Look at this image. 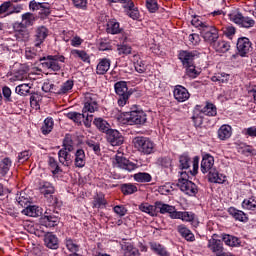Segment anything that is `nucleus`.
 I'll use <instances>...</instances> for the list:
<instances>
[{
	"label": "nucleus",
	"mask_w": 256,
	"mask_h": 256,
	"mask_svg": "<svg viewBox=\"0 0 256 256\" xmlns=\"http://www.w3.org/2000/svg\"><path fill=\"white\" fill-rule=\"evenodd\" d=\"M133 143L135 149H138V151H140V153H144V155H151V153H155V143L148 137H135L133 139Z\"/></svg>",
	"instance_id": "nucleus-1"
},
{
	"label": "nucleus",
	"mask_w": 256,
	"mask_h": 256,
	"mask_svg": "<svg viewBox=\"0 0 256 256\" xmlns=\"http://www.w3.org/2000/svg\"><path fill=\"white\" fill-rule=\"evenodd\" d=\"M39 61L42 62V67H45V69H51V71H61L60 63H65V56L49 55L47 58H39Z\"/></svg>",
	"instance_id": "nucleus-2"
},
{
	"label": "nucleus",
	"mask_w": 256,
	"mask_h": 256,
	"mask_svg": "<svg viewBox=\"0 0 256 256\" xmlns=\"http://www.w3.org/2000/svg\"><path fill=\"white\" fill-rule=\"evenodd\" d=\"M114 89L116 95H118L119 107H125V105H127V102L129 101V97H131V93H129V88L127 87V82H116L114 85Z\"/></svg>",
	"instance_id": "nucleus-3"
},
{
	"label": "nucleus",
	"mask_w": 256,
	"mask_h": 256,
	"mask_svg": "<svg viewBox=\"0 0 256 256\" xmlns=\"http://www.w3.org/2000/svg\"><path fill=\"white\" fill-rule=\"evenodd\" d=\"M230 21L236 23V25H240V27H244L245 29H249L255 26V20L251 19L248 16H243L241 12H232L229 14Z\"/></svg>",
	"instance_id": "nucleus-4"
},
{
	"label": "nucleus",
	"mask_w": 256,
	"mask_h": 256,
	"mask_svg": "<svg viewBox=\"0 0 256 256\" xmlns=\"http://www.w3.org/2000/svg\"><path fill=\"white\" fill-rule=\"evenodd\" d=\"M113 164L114 167H118L119 169L128 171V173H131V171H135V169L139 168V165H137V163H133L127 158H125L123 155L119 154L115 156Z\"/></svg>",
	"instance_id": "nucleus-5"
},
{
	"label": "nucleus",
	"mask_w": 256,
	"mask_h": 256,
	"mask_svg": "<svg viewBox=\"0 0 256 256\" xmlns=\"http://www.w3.org/2000/svg\"><path fill=\"white\" fill-rule=\"evenodd\" d=\"M95 111H99L97 94L86 93L84 96V107L82 109V113H95Z\"/></svg>",
	"instance_id": "nucleus-6"
},
{
	"label": "nucleus",
	"mask_w": 256,
	"mask_h": 256,
	"mask_svg": "<svg viewBox=\"0 0 256 256\" xmlns=\"http://www.w3.org/2000/svg\"><path fill=\"white\" fill-rule=\"evenodd\" d=\"M125 117L129 125H143L147 122V114L143 111L126 112Z\"/></svg>",
	"instance_id": "nucleus-7"
},
{
	"label": "nucleus",
	"mask_w": 256,
	"mask_h": 256,
	"mask_svg": "<svg viewBox=\"0 0 256 256\" xmlns=\"http://www.w3.org/2000/svg\"><path fill=\"white\" fill-rule=\"evenodd\" d=\"M200 33L204 41L210 43V45H213L219 39V32L217 31V28L209 24L200 29Z\"/></svg>",
	"instance_id": "nucleus-8"
},
{
	"label": "nucleus",
	"mask_w": 256,
	"mask_h": 256,
	"mask_svg": "<svg viewBox=\"0 0 256 256\" xmlns=\"http://www.w3.org/2000/svg\"><path fill=\"white\" fill-rule=\"evenodd\" d=\"M253 44L247 37L239 38L237 41V51L240 57H248L249 53L253 51Z\"/></svg>",
	"instance_id": "nucleus-9"
},
{
	"label": "nucleus",
	"mask_w": 256,
	"mask_h": 256,
	"mask_svg": "<svg viewBox=\"0 0 256 256\" xmlns=\"http://www.w3.org/2000/svg\"><path fill=\"white\" fill-rule=\"evenodd\" d=\"M47 37H49V29H47V27L45 26H38L35 29V33L33 36L34 47H41Z\"/></svg>",
	"instance_id": "nucleus-10"
},
{
	"label": "nucleus",
	"mask_w": 256,
	"mask_h": 256,
	"mask_svg": "<svg viewBox=\"0 0 256 256\" xmlns=\"http://www.w3.org/2000/svg\"><path fill=\"white\" fill-rule=\"evenodd\" d=\"M31 11H38L41 17H49L51 15V4L47 2L39 3L35 0L31 1L29 4Z\"/></svg>",
	"instance_id": "nucleus-11"
},
{
	"label": "nucleus",
	"mask_w": 256,
	"mask_h": 256,
	"mask_svg": "<svg viewBox=\"0 0 256 256\" xmlns=\"http://www.w3.org/2000/svg\"><path fill=\"white\" fill-rule=\"evenodd\" d=\"M106 139L108 143L112 145V147H119V145H123L124 141L123 135H121V133L115 129H110L106 133Z\"/></svg>",
	"instance_id": "nucleus-12"
},
{
	"label": "nucleus",
	"mask_w": 256,
	"mask_h": 256,
	"mask_svg": "<svg viewBox=\"0 0 256 256\" xmlns=\"http://www.w3.org/2000/svg\"><path fill=\"white\" fill-rule=\"evenodd\" d=\"M197 57V51L182 50L179 52L178 58L180 59L183 67L193 65L195 58Z\"/></svg>",
	"instance_id": "nucleus-13"
},
{
	"label": "nucleus",
	"mask_w": 256,
	"mask_h": 256,
	"mask_svg": "<svg viewBox=\"0 0 256 256\" xmlns=\"http://www.w3.org/2000/svg\"><path fill=\"white\" fill-rule=\"evenodd\" d=\"M177 185L179 189L183 191V193H186V195L193 196L197 195L198 193L197 185L191 182V180H184V182H178Z\"/></svg>",
	"instance_id": "nucleus-14"
},
{
	"label": "nucleus",
	"mask_w": 256,
	"mask_h": 256,
	"mask_svg": "<svg viewBox=\"0 0 256 256\" xmlns=\"http://www.w3.org/2000/svg\"><path fill=\"white\" fill-rule=\"evenodd\" d=\"M173 93H174V99H176V101H178L179 103H185V101H187V99L191 97V94H189V90H187V88L181 85H177L174 88Z\"/></svg>",
	"instance_id": "nucleus-15"
},
{
	"label": "nucleus",
	"mask_w": 256,
	"mask_h": 256,
	"mask_svg": "<svg viewBox=\"0 0 256 256\" xmlns=\"http://www.w3.org/2000/svg\"><path fill=\"white\" fill-rule=\"evenodd\" d=\"M14 37H16V40L22 41L24 43H27L29 41V31L25 30V27L21 26V24H14Z\"/></svg>",
	"instance_id": "nucleus-16"
},
{
	"label": "nucleus",
	"mask_w": 256,
	"mask_h": 256,
	"mask_svg": "<svg viewBox=\"0 0 256 256\" xmlns=\"http://www.w3.org/2000/svg\"><path fill=\"white\" fill-rule=\"evenodd\" d=\"M215 158L213 156L206 154L203 156L201 161V171L202 173H209L210 171H213L215 167Z\"/></svg>",
	"instance_id": "nucleus-17"
},
{
	"label": "nucleus",
	"mask_w": 256,
	"mask_h": 256,
	"mask_svg": "<svg viewBox=\"0 0 256 256\" xmlns=\"http://www.w3.org/2000/svg\"><path fill=\"white\" fill-rule=\"evenodd\" d=\"M44 245L48 249H59V238L51 232H48L44 235Z\"/></svg>",
	"instance_id": "nucleus-18"
},
{
	"label": "nucleus",
	"mask_w": 256,
	"mask_h": 256,
	"mask_svg": "<svg viewBox=\"0 0 256 256\" xmlns=\"http://www.w3.org/2000/svg\"><path fill=\"white\" fill-rule=\"evenodd\" d=\"M208 249H210L213 253H216V256L223 255V242L221 240H217L212 238L208 241Z\"/></svg>",
	"instance_id": "nucleus-19"
},
{
	"label": "nucleus",
	"mask_w": 256,
	"mask_h": 256,
	"mask_svg": "<svg viewBox=\"0 0 256 256\" xmlns=\"http://www.w3.org/2000/svg\"><path fill=\"white\" fill-rule=\"evenodd\" d=\"M111 68V60L107 58L100 59L97 67H96V73L97 75H105L107 71Z\"/></svg>",
	"instance_id": "nucleus-20"
},
{
	"label": "nucleus",
	"mask_w": 256,
	"mask_h": 256,
	"mask_svg": "<svg viewBox=\"0 0 256 256\" xmlns=\"http://www.w3.org/2000/svg\"><path fill=\"white\" fill-rule=\"evenodd\" d=\"M37 17L31 12L24 13L22 15V23H15V25H20V27H24L27 29V27L33 26V23H35V20Z\"/></svg>",
	"instance_id": "nucleus-21"
},
{
	"label": "nucleus",
	"mask_w": 256,
	"mask_h": 256,
	"mask_svg": "<svg viewBox=\"0 0 256 256\" xmlns=\"http://www.w3.org/2000/svg\"><path fill=\"white\" fill-rule=\"evenodd\" d=\"M233 135V128L231 126L224 124L218 129V139L221 141H226Z\"/></svg>",
	"instance_id": "nucleus-22"
},
{
	"label": "nucleus",
	"mask_w": 256,
	"mask_h": 256,
	"mask_svg": "<svg viewBox=\"0 0 256 256\" xmlns=\"http://www.w3.org/2000/svg\"><path fill=\"white\" fill-rule=\"evenodd\" d=\"M208 181L210 183H225V176L220 174L217 169L213 168L210 172H208Z\"/></svg>",
	"instance_id": "nucleus-23"
},
{
	"label": "nucleus",
	"mask_w": 256,
	"mask_h": 256,
	"mask_svg": "<svg viewBox=\"0 0 256 256\" xmlns=\"http://www.w3.org/2000/svg\"><path fill=\"white\" fill-rule=\"evenodd\" d=\"M121 248L124 251L125 256H141L139 250L133 247V245L129 242H122Z\"/></svg>",
	"instance_id": "nucleus-24"
},
{
	"label": "nucleus",
	"mask_w": 256,
	"mask_h": 256,
	"mask_svg": "<svg viewBox=\"0 0 256 256\" xmlns=\"http://www.w3.org/2000/svg\"><path fill=\"white\" fill-rule=\"evenodd\" d=\"M47 212H45L44 217L41 218V224L44 225V227H57V224L59 223V218L54 215H46Z\"/></svg>",
	"instance_id": "nucleus-25"
},
{
	"label": "nucleus",
	"mask_w": 256,
	"mask_h": 256,
	"mask_svg": "<svg viewBox=\"0 0 256 256\" xmlns=\"http://www.w3.org/2000/svg\"><path fill=\"white\" fill-rule=\"evenodd\" d=\"M69 153L70 152L65 148H62L58 152V157H59L60 163H62V165H65L66 167H69V165H71V163H72L71 154H69Z\"/></svg>",
	"instance_id": "nucleus-26"
},
{
	"label": "nucleus",
	"mask_w": 256,
	"mask_h": 256,
	"mask_svg": "<svg viewBox=\"0 0 256 256\" xmlns=\"http://www.w3.org/2000/svg\"><path fill=\"white\" fill-rule=\"evenodd\" d=\"M213 49H215V51L217 53H227V51H229V49H231V45H229V42L225 41V40H219V41H215L212 44Z\"/></svg>",
	"instance_id": "nucleus-27"
},
{
	"label": "nucleus",
	"mask_w": 256,
	"mask_h": 256,
	"mask_svg": "<svg viewBox=\"0 0 256 256\" xmlns=\"http://www.w3.org/2000/svg\"><path fill=\"white\" fill-rule=\"evenodd\" d=\"M228 213L229 215H232L236 221H242L243 223H245V221L249 219L247 218V214H245V212L237 210L236 208L233 207H230L228 209Z\"/></svg>",
	"instance_id": "nucleus-28"
},
{
	"label": "nucleus",
	"mask_w": 256,
	"mask_h": 256,
	"mask_svg": "<svg viewBox=\"0 0 256 256\" xmlns=\"http://www.w3.org/2000/svg\"><path fill=\"white\" fill-rule=\"evenodd\" d=\"M75 167H78L79 169H82V167L85 166L86 160H85V150L78 149L75 152Z\"/></svg>",
	"instance_id": "nucleus-29"
},
{
	"label": "nucleus",
	"mask_w": 256,
	"mask_h": 256,
	"mask_svg": "<svg viewBox=\"0 0 256 256\" xmlns=\"http://www.w3.org/2000/svg\"><path fill=\"white\" fill-rule=\"evenodd\" d=\"M177 231L186 241H195V235L192 234L191 230L186 228L185 225H179Z\"/></svg>",
	"instance_id": "nucleus-30"
},
{
	"label": "nucleus",
	"mask_w": 256,
	"mask_h": 256,
	"mask_svg": "<svg viewBox=\"0 0 256 256\" xmlns=\"http://www.w3.org/2000/svg\"><path fill=\"white\" fill-rule=\"evenodd\" d=\"M32 87H33V83H22L16 86L15 91L18 95H22L23 97H26V95H29V93H31Z\"/></svg>",
	"instance_id": "nucleus-31"
},
{
	"label": "nucleus",
	"mask_w": 256,
	"mask_h": 256,
	"mask_svg": "<svg viewBox=\"0 0 256 256\" xmlns=\"http://www.w3.org/2000/svg\"><path fill=\"white\" fill-rule=\"evenodd\" d=\"M39 191L44 197H47V195H53L55 193V187H53L52 183L43 182L39 187Z\"/></svg>",
	"instance_id": "nucleus-32"
},
{
	"label": "nucleus",
	"mask_w": 256,
	"mask_h": 256,
	"mask_svg": "<svg viewBox=\"0 0 256 256\" xmlns=\"http://www.w3.org/2000/svg\"><path fill=\"white\" fill-rule=\"evenodd\" d=\"M156 211L164 215V213H169L170 215L175 211V207L169 204H163L162 202H156Z\"/></svg>",
	"instance_id": "nucleus-33"
},
{
	"label": "nucleus",
	"mask_w": 256,
	"mask_h": 256,
	"mask_svg": "<svg viewBox=\"0 0 256 256\" xmlns=\"http://www.w3.org/2000/svg\"><path fill=\"white\" fill-rule=\"evenodd\" d=\"M93 123L99 131H102V133H107L111 129V125L103 120V118H95Z\"/></svg>",
	"instance_id": "nucleus-34"
},
{
	"label": "nucleus",
	"mask_w": 256,
	"mask_h": 256,
	"mask_svg": "<svg viewBox=\"0 0 256 256\" xmlns=\"http://www.w3.org/2000/svg\"><path fill=\"white\" fill-rule=\"evenodd\" d=\"M133 177L137 183H151V180L153 179L151 174L147 172H138L134 174Z\"/></svg>",
	"instance_id": "nucleus-35"
},
{
	"label": "nucleus",
	"mask_w": 256,
	"mask_h": 256,
	"mask_svg": "<svg viewBox=\"0 0 256 256\" xmlns=\"http://www.w3.org/2000/svg\"><path fill=\"white\" fill-rule=\"evenodd\" d=\"M222 239L225 245H228V247H239L241 244V242H239V238L233 235L225 234Z\"/></svg>",
	"instance_id": "nucleus-36"
},
{
	"label": "nucleus",
	"mask_w": 256,
	"mask_h": 256,
	"mask_svg": "<svg viewBox=\"0 0 256 256\" xmlns=\"http://www.w3.org/2000/svg\"><path fill=\"white\" fill-rule=\"evenodd\" d=\"M140 211L143 213H148V215H151V217H155L157 214V202H155V205H149L147 203L141 204L139 206Z\"/></svg>",
	"instance_id": "nucleus-37"
},
{
	"label": "nucleus",
	"mask_w": 256,
	"mask_h": 256,
	"mask_svg": "<svg viewBox=\"0 0 256 256\" xmlns=\"http://www.w3.org/2000/svg\"><path fill=\"white\" fill-rule=\"evenodd\" d=\"M125 9H128L127 15L131 17V19H139V10L135 8V4L133 1H128V4H126Z\"/></svg>",
	"instance_id": "nucleus-38"
},
{
	"label": "nucleus",
	"mask_w": 256,
	"mask_h": 256,
	"mask_svg": "<svg viewBox=\"0 0 256 256\" xmlns=\"http://www.w3.org/2000/svg\"><path fill=\"white\" fill-rule=\"evenodd\" d=\"M107 33H111V35H117L118 33H121V28L119 27V22H116L115 20H111L107 23L106 28Z\"/></svg>",
	"instance_id": "nucleus-39"
},
{
	"label": "nucleus",
	"mask_w": 256,
	"mask_h": 256,
	"mask_svg": "<svg viewBox=\"0 0 256 256\" xmlns=\"http://www.w3.org/2000/svg\"><path fill=\"white\" fill-rule=\"evenodd\" d=\"M39 53H41V46L36 48L28 47L25 51L26 59H37V57H39Z\"/></svg>",
	"instance_id": "nucleus-40"
},
{
	"label": "nucleus",
	"mask_w": 256,
	"mask_h": 256,
	"mask_svg": "<svg viewBox=\"0 0 256 256\" xmlns=\"http://www.w3.org/2000/svg\"><path fill=\"white\" fill-rule=\"evenodd\" d=\"M65 245H66V249H68V251H70V253H77L79 252V244H77L76 240H73L71 238H66L65 239Z\"/></svg>",
	"instance_id": "nucleus-41"
},
{
	"label": "nucleus",
	"mask_w": 256,
	"mask_h": 256,
	"mask_svg": "<svg viewBox=\"0 0 256 256\" xmlns=\"http://www.w3.org/2000/svg\"><path fill=\"white\" fill-rule=\"evenodd\" d=\"M184 68L186 69L187 77H190V79H196V77H199V75L201 74V72L195 67V63L184 66Z\"/></svg>",
	"instance_id": "nucleus-42"
},
{
	"label": "nucleus",
	"mask_w": 256,
	"mask_h": 256,
	"mask_svg": "<svg viewBox=\"0 0 256 256\" xmlns=\"http://www.w3.org/2000/svg\"><path fill=\"white\" fill-rule=\"evenodd\" d=\"M71 55L75 57V59H81L84 63H89V54L84 50H72Z\"/></svg>",
	"instance_id": "nucleus-43"
},
{
	"label": "nucleus",
	"mask_w": 256,
	"mask_h": 256,
	"mask_svg": "<svg viewBox=\"0 0 256 256\" xmlns=\"http://www.w3.org/2000/svg\"><path fill=\"white\" fill-rule=\"evenodd\" d=\"M9 169H11V159L9 158H4L0 162V173L3 177L9 173Z\"/></svg>",
	"instance_id": "nucleus-44"
},
{
	"label": "nucleus",
	"mask_w": 256,
	"mask_h": 256,
	"mask_svg": "<svg viewBox=\"0 0 256 256\" xmlns=\"http://www.w3.org/2000/svg\"><path fill=\"white\" fill-rule=\"evenodd\" d=\"M103 205H107V200L105 199V195L97 194L93 200V208L100 209Z\"/></svg>",
	"instance_id": "nucleus-45"
},
{
	"label": "nucleus",
	"mask_w": 256,
	"mask_h": 256,
	"mask_svg": "<svg viewBox=\"0 0 256 256\" xmlns=\"http://www.w3.org/2000/svg\"><path fill=\"white\" fill-rule=\"evenodd\" d=\"M202 113L208 115V117H215L217 115V107L213 103H207L202 109Z\"/></svg>",
	"instance_id": "nucleus-46"
},
{
	"label": "nucleus",
	"mask_w": 256,
	"mask_h": 256,
	"mask_svg": "<svg viewBox=\"0 0 256 256\" xmlns=\"http://www.w3.org/2000/svg\"><path fill=\"white\" fill-rule=\"evenodd\" d=\"M53 125V118H46L44 120V125L41 128L43 135H49V133L53 131Z\"/></svg>",
	"instance_id": "nucleus-47"
},
{
	"label": "nucleus",
	"mask_w": 256,
	"mask_h": 256,
	"mask_svg": "<svg viewBox=\"0 0 256 256\" xmlns=\"http://www.w3.org/2000/svg\"><path fill=\"white\" fill-rule=\"evenodd\" d=\"M121 191L123 195H133V193H137V186L129 183V184H122Z\"/></svg>",
	"instance_id": "nucleus-48"
},
{
	"label": "nucleus",
	"mask_w": 256,
	"mask_h": 256,
	"mask_svg": "<svg viewBox=\"0 0 256 256\" xmlns=\"http://www.w3.org/2000/svg\"><path fill=\"white\" fill-rule=\"evenodd\" d=\"M229 74L222 72V73H217L214 76H212L211 80L214 83H227L229 81Z\"/></svg>",
	"instance_id": "nucleus-49"
},
{
	"label": "nucleus",
	"mask_w": 256,
	"mask_h": 256,
	"mask_svg": "<svg viewBox=\"0 0 256 256\" xmlns=\"http://www.w3.org/2000/svg\"><path fill=\"white\" fill-rule=\"evenodd\" d=\"M73 145V136L71 134H66L63 140V149H67L69 152H71L75 149Z\"/></svg>",
	"instance_id": "nucleus-50"
},
{
	"label": "nucleus",
	"mask_w": 256,
	"mask_h": 256,
	"mask_svg": "<svg viewBox=\"0 0 256 256\" xmlns=\"http://www.w3.org/2000/svg\"><path fill=\"white\" fill-rule=\"evenodd\" d=\"M85 113L86 112H69L67 114L68 119H71L72 121H74V123H78V125H81V119H85Z\"/></svg>",
	"instance_id": "nucleus-51"
},
{
	"label": "nucleus",
	"mask_w": 256,
	"mask_h": 256,
	"mask_svg": "<svg viewBox=\"0 0 256 256\" xmlns=\"http://www.w3.org/2000/svg\"><path fill=\"white\" fill-rule=\"evenodd\" d=\"M242 207L244 209H248L250 211L255 210L256 209V198L252 197V198H249L248 200H244L242 203Z\"/></svg>",
	"instance_id": "nucleus-52"
},
{
	"label": "nucleus",
	"mask_w": 256,
	"mask_h": 256,
	"mask_svg": "<svg viewBox=\"0 0 256 256\" xmlns=\"http://www.w3.org/2000/svg\"><path fill=\"white\" fill-rule=\"evenodd\" d=\"M73 80H67L64 84L60 85V95H65L73 89Z\"/></svg>",
	"instance_id": "nucleus-53"
},
{
	"label": "nucleus",
	"mask_w": 256,
	"mask_h": 256,
	"mask_svg": "<svg viewBox=\"0 0 256 256\" xmlns=\"http://www.w3.org/2000/svg\"><path fill=\"white\" fill-rule=\"evenodd\" d=\"M151 249L157 253V255L167 256V250L161 245L157 243L151 244Z\"/></svg>",
	"instance_id": "nucleus-54"
},
{
	"label": "nucleus",
	"mask_w": 256,
	"mask_h": 256,
	"mask_svg": "<svg viewBox=\"0 0 256 256\" xmlns=\"http://www.w3.org/2000/svg\"><path fill=\"white\" fill-rule=\"evenodd\" d=\"M179 163H180V169H189L191 163V158L187 155H181L179 158Z\"/></svg>",
	"instance_id": "nucleus-55"
},
{
	"label": "nucleus",
	"mask_w": 256,
	"mask_h": 256,
	"mask_svg": "<svg viewBox=\"0 0 256 256\" xmlns=\"http://www.w3.org/2000/svg\"><path fill=\"white\" fill-rule=\"evenodd\" d=\"M48 164H49V167L53 169L52 170L53 175H57V173L61 171V168L59 167V164L57 163V160H55V158L50 157L48 160Z\"/></svg>",
	"instance_id": "nucleus-56"
},
{
	"label": "nucleus",
	"mask_w": 256,
	"mask_h": 256,
	"mask_svg": "<svg viewBox=\"0 0 256 256\" xmlns=\"http://www.w3.org/2000/svg\"><path fill=\"white\" fill-rule=\"evenodd\" d=\"M22 213H24V215H27V217H37V215H39L37 213L36 206H29L26 209H24Z\"/></svg>",
	"instance_id": "nucleus-57"
},
{
	"label": "nucleus",
	"mask_w": 256,
	"mask_h": 256,
	"mask_svg": "<svg viewBox=\"0 0 256 256\" xmlns=\"http://www.w3.org/2000/svg\"><path fill=\"white\" fill-rule=\"evenodd\" d=\"M86 145L94 151V153H101V146L99 143L93 141V140H87Z\"/></svg>",
	"instance_id": "nucleus-58"
},
{
	"label": "nucleus",
	"mask_w": 256,
	"mask_h": 256,
	"mask_svg": "<svg viewBox=\"0 0 256 256\" xmlns=\"http://www.w3.org/2000/svg\"><path fill=\"white\" fill-rule=\"evenodd\" d=\"M182 221H187L192 224L194 223L195 225L198 224V222H195V214L189 212H182Z\"/></svg>",
	"instance_id": "nucleus-59"
},
{
	"label": "nucleus",
	"mask_w": 256,
	"mask_h": 256,
	"mask_svg": "<svg viewBox=\"0 0 256 256\" xmlns=\"http://www.w3.org/2000/svg\"><path fill=\"white\" fill-rule=\"evenodd\" d=\"M27 73L24 72V71H20V72H16L12 78H11V81H25L27 80Z\"/></svg>",
	"instance_id": "nucleus-60"
},
{
	"label": "nucleus",
	"mask_w": 256,
	"mask_h": 256,
	"mask_svg": "<svg viewBox=\"0 0 256 256\" xmlns=\"http://www.w3.org/2000/svg\"><path fill=\"white\" fill-rule=\"evenodd\" d=\"M118 55H131V47L128 45H118Z\"/></svg>",
	"instance_id": "nucleus-61"
},
{
	"label": "nucleus",
	"mask_w": 256,
	"mask_h": 256,
	"mask_svg": "<svg viewBox=\"0 0 256 256\" xmlns=\"http://www.w3.org/2000/svg\"><path fill=\"white\" fill-rule=\"evenodd\" d=\"M134 67L137 73H145V71H147V66L145 65V62H143V60H138L137 62H135Z\"/></svg>",
	"instance_id": "nucleus-62"
},
{
	"label": "nucleus",
	"mask_w": 256,
	"mask_h": 256,
	"mask_svg": "<svg viewBox=\"0 0 256 256\" xmlns=\"http://www.w3.org/2000/svg\"><path fill=\"white\" fill-rule=\"evenodd\" d=\"M29 157H31V151L24 150L18 154V161L19 163H25V161H28Z\"/></svg>",
	"instance_id": "nucleus-63"
},
{
	"label": "nucleus",
	"mask_w": 256,
	"mask_h": 256,
	"mask_svg": "<svg viewBox=\"0 0 256 256\" xmlns=\"http://www.w3.org/2000/svg\"><path fill=\"white\" fill-rule=\"evenodd\" d=\"M146 7L150 11V13H155V11H157V9H159V7L157 5V1H155V0H147Z\"/></svg>",
	"instance_id": "nucleus-64"
}]
</instances>
